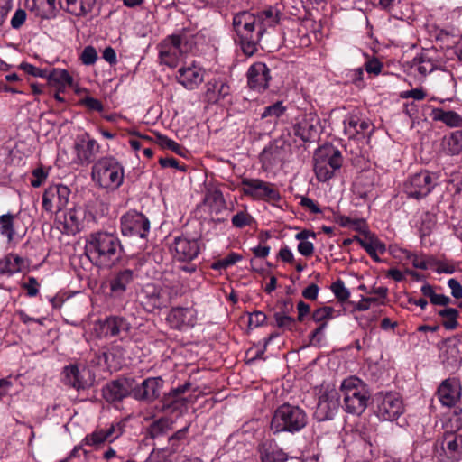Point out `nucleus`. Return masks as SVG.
Here are the masks:
<instances>
[{
    "label": "nucleus",
    "instance_id": "obj_1",
    "mask_svg": "<svg viewBox=\"0 0 462 462\" xmlns=\"http://www.w3.org/2000/svg\"><path fill=\"white\" fill-rule=\"evenodd\" d=\"M280 16L281 12L273 6L256 12L242 11L234 14L233 29L246 56H252L257 51V46L267 30L279 23Z\"/></svg>",
    "mask_w": 462,
    "mask_h": 462
},
{
    "label": "nucleus",
    "instance_id": "obj_2",
    "mask_svg": "<svg viewBox=\"0 0 462 462\" xmlns=\"http://www.w3.org/2000/svg\"><path fill=\"white\" fill-rule=\"evenodd\" d=\"M123 247L116 235L110 232H95L87 239L86 254L89 261L100 267L108 268L121 257Z\"/></svg>",
    "mask_w": 462,
    "mask_h": 462
},
{
    "label": "nucleus",
    "instance_id": "obj_3",
    "mask_svg": "<svg viewBox=\"0 0 462 462\" xmlns=\"http://www.w3.org/2000/svg\"><path fill=\"white\" fill-rule=\"evenodd\" d=\"M308 416L298 405L288 402L276 408L270 423V430L276 435L282 432L297 433L306 427Z\"/></svg>",
    "mask_w": 462,
    "mask_h": 462
},
{
    "label": "nucleus",
    "instance_id": "obj_4",
    "mask_svg": "<svg viewBox=\"0 0 462 462\" xmlns=\"http://www.w3.org/2000/svg\"><path fill=\"white\" fill-rule=\"evenodd\" d=\"M343 398V409L346 412L361 415L366 409L370 393L366 383L356 376L343 380L339 389Z\"/></svg>",
    "mask_w": 462,
    "mask_h": 462
},
{
    "label": "nucleus",
    "instance_id": "obj_5",
    "mask_svg": "<svg viewBox=\"0 0 462 462\" xmlns=\"http://www.w3.org/2000/svg\"><path fill=\"white\" fill-rule=\"evenodd\" d=\"M91 179L99 188L115 190L124 181V168L116 158L105 156L92 166Z\"/></svg>",
    "mask_w": 462,
    "mask_h": 462
},
{
    "label": "nucleus",
    "instance_id": "obj_6",
    "mask_svg": "<svg viewBox=\"0 0 462 462\" xmlns=\"http://www.w3.org/2000/svg\"><path fill=\"white\" fill-rule=\"evenodd\" d=\"M172 298L171 291L154 283L144 284L138 292V300L147 312L167 308Z\"/></svg>",
    "mask_w": 462,
    "mask_h": 462
},
{
    "label": "nucleus",
    "instance_id": "obj_7",
    "mask_svg": "<svg viewBox=\"0 0 462 462\" xmlns=\"http://www.w3.org/2000/svg\"><path fill=\"white\" fill-rule=\"evenodd\" d=\"M120 224L122 235L130 238L144 239L150 232L149 219L136 210H129L124 214Z\"/></svg>",
    "mask_w": 462,
    "mask_h": 462
},
{
    "label": "nucleus",
    "instance_id": "obj_8",
    "mask_svg": "<svg viewBox=\"0 0 462 462\" xmlns=\"http://www.w3.org/2000/svg\"><path fill=\"white\" fill-rule=\"evenodd\" d=\"M242 190L245 196L264 201H279L281 195L275 184L260 179L245 178L241 181Z\"/></svg>",
    "mask_w": 462,
    "mask_h": 462
},
{
    "label": "nucleus",
    "instance_id": "obj_9",
    "mask_svg": "<svg viewBox=\"0 0 462 462\" xmlns=\"http://www.w3.org/2000/svg\"><path fill=\"white\" fill-rule=\"evenodd\" d=\"M290 133L282 134L271 142L261 152L260 160L268 166L276 165L283 162L291 152Z\"/></svg>",
    "mask_w": 462,
    "mask_h": 462
},
{
    "label": "nucleus",
    "instance_id": "obj_10",
    "mask_svg": "<svg viewBox=\"0 0 462 462\" xmlns=\"http://www.w3.org/2000/svg\"><path fill=\"white\" fill-rule=\"evenodd\" d=\"M434 186L431 174L422 171L408 178L403 184V191L407 197L419 200L427 197Z\"/></svg>",
    "mask_w": 462,
    "mask_h": 462
},
{
    "label": "nucleus",
    "instance_id": "obj_11",
    "mask_svg": "<svg viewBox=\"0 0 462 462\" xmlns=\"http://www.w3.org/2000/svg\"><path fill=\"white\" fill-rule=\"evenodd\" d=\"M70 189L63 184L49 186L42 196V207L49 213L63 210L69 200Z\"/></svg>",
    "mask_w": 462,
    "mask_h": 462
},
{
    "label": "nucleus",
    "instance_id": "obj_12",
    "mask_svg": "<svg viewBox=\"0 0 462 462\" xmlns=\"http://www.w3.org/2000/svg\"><path fill=\"white\" fill-rule=\"evenodd\" d=\"M100 146L97 142L91 139L88 134L79 135L74 143V162L78 165L85 166L92 163L99 153Z\"/></svg>",
    "mask_w": 462,
    "mask_h": 462
},
{
    "label": "nucleus",
    "instance_id": "obj_13",
    "mask_svg": "<svg viewBox=\"0 0 462 462\" xmlns=\"http://www.w3.org/2000/svg\"><path fill=\"white\" fill-rule=\"evenodd\" d=\"M125 422L120 420L110 423L106 428H97L92 433L87 434L82 440L84 445L98 447L106 441L112 442L125 431Z\"/></svg>",
    "mask_w": 462,
    "mask_h": 462
},
{
    "label": "nucleus",
    "instance_id": "obj_14",
    "mask_svg": "<svg viewBox=\"0 0 462 462\" xmlns=\"http://www.w3.org/2000/svg\"><path fill=\"white\" fill-rule=\"evenodd\" d=\"M402 400L397 393H381L377 397V416L383 420H394L403 412Z\"/></svg>",
    "mask_w": 462,
    "mask_h": 462
},
{
    "label": "nucleus",
    "instance_id": "obj_15",
    "mask_svg": "<svg viewBox=\"0 0 462 462\" xmlns=\"http://www.w3.org/2000/svg\"><path fill=\"white\" fill-rule=\"evenodd\" d=\"M339 400L340 395L336 389L326 390L319 398L315 418L319 421L332 420L338 411Z\"/></svg>",
    "mask_w": 462,
    "mask_h": 462
},
{
    "label": "nucleus",
    "instance_id": "obj_16",
    "mask_svg": "<svg viewBox=\"0 0 462 462\" xmlns=\"http://www.w3.org/2000/svg\"><path fill=\"white\" fill-rule=\"evenodd\" d=\"M320 120L315 113L305 114L293 125L295 136L304 143L314 142L320 133Z\"/></svg>",
    "mask_w": 462,
    "mask_h": 462
},
{
    "label": "nucleus",
    "instance_id": "obj_17",
    "mask_svg": "<svg viewBox=\"0 0 462 462\" xmlns=\"http://www.w3.org/2000/svg\"><path fill=\"white\" fill-rule=\"evenodd\" d=\"M190 383H186L176 388L171 389L164 394L161 400L162 410L168 413H182L187 410L188 399L182 395L189 389Z\"/></svg>",
    "mask_w": 462,
    "mask_h": 462
},
{
    "label": "nucleus",
    "instance_id": "obj_18",
    "mask_svg": "<svg viewBox=\"0 0 462 462\" xmlns=\"http://www.w3.org/2000/svg\"><path fill=\"white\" fill-rule=\"evenodd\" d=\"M162 385L163 380L161 377H149L140 384H137L134 379L132 396L137 401L151 403L160 396Z\"/></svg>",
    "mask_w": 462,
    "mask_h": 462
},
{
    "label": "nucleus",
    "instance_id": "obj_19",
    "mask_svg": "<svg viewBox=\"0 0 462 462\" xmlns=\"http://www.w3.org/2000/svg\"><path fill=\"white\" fill-rule=\"evenodd\" d=\"M461 394L460 380L457 377H448L442 381L437 391L439 401L446 407H454L460 400Z\"/></svg>",
    "mask_w": 462,
    "mask_h": 462
},
{
    "label": "nucleus",
    "instance_id": "obj_20",
    "mask_svg": "<svg viewBox=\"0 0 462 462\" xmlns=\"http://www.w3.org/2000/svg\"><path fill=\"white\" fill-rule=\"evenodd\" d=\"M134 390V378L122 377L108 383L102 390L103 397L108 402L123 400L132 395Z\"/></svg>",
    "mask_w": 462,
    "mask_h": 462
},
{
    "label": "nucleus",
    "instance_id": "obj_21",
    "mask_svg": "<svg viewBox=\"0 0 462 462\" xmlns=\"http://www.w3.org/2000/svg\"><path fill=\"white\" fill-rule=\"evenodd\" d=\"M181 42L182 39L180 35H171L167 37L160 44L159 57L161 62L171 68L176 67L178 60L181 55Z\"/></svg>",
    "mask_w": 462,
    "mask_h": 462
},
{
    "label": "nucleus",
    "instance_id": "obj_22",
    "mask_svg": "<svg viewBox=\"0 0 462 462\" xmlns=\"http://www.w3.org/2000/svg\"><path fill=\"white\" fill-rule=\"evenodd\" d=\"M173 250L174 257L178 261L190 262L199 255L200 247L199 241L195 238L177 236L174 238Z\"/></svg>",
    "mask_w": 462,
    "mask_h": 462
},
{
    "label": "nucleus",
    "instance_id": "obj_23",
    "mask_svg": "<svg viewBox=\"0 0 462 462\" xmlns=\"http://www.w3.org/2000/svg\"><path fill=\"white\" fill-rule=\"evenodd\" d=\"M248 87L257 92L264 91L271 79L270 69L263 62H256L250 66L247 70Z\"/></svg>",
    "mask_w": 462,
    "mask_h": 462
},
{
    "label": "nucleus",
    "instance_id": "obj_24",
    "mask_svg": "<svg viewBox=\"0 0 462 462\" xmlns=\"http://www.w3.org/2000/svg\"><path fill=\"white\" fill-rule=\"evenodd\" d=\"M100 327L106 337L126 335L131 329V324L125 318L116 315L100 321Z\"/></svg>",
    "mask_w": 462,
    "mask_h": 462
},
{
    "label": "nucleus",
    "instance_id": "obj_25",
    "mask_svg": "<svg viewBox=\"0 0 462 462\" xmlns=\"http://www.w3.org/2000/svg\"><path fill=\"white\" fill-rule=\"evenodd\" d=\"M167 319L176 329L193 327L196 323V310L192 308H173Z\"/></svg>",
    "mask_w": 462,
    "mask_h": 462
},
{
    "label": "nucleus",
    "instance_id": "obj_26",
    "mask_svg": "<svg viewBox=\"0 0 462 462\" xmlns=\"http://www.w3.org/2000/svg\"><path fill=\"white\" fill-rule=\"evenodd\" d=\"M176 79L185 88L192 90L203 82L204 74L200 68L192 65L179 69Z\"/></svg>",
    "mask_w": 462,
    "mask_h": 462
},
{
    "label": "nucleus",
    "instance_id": "obj_27",
    "mask_svg": "<svg viewBox=\"0 0 462 462\" xmlns=\"http://www.w3.org/2000/svg\"><path fill=\"white\" fill-rule=\"evenodd\" d=\"M261 462H286L288 455L273 441L264 440L258 446Z\"/></svg>",
    "mask_w": 462,
    "mask_h": 462
},
{
    "label": "nucleus",
    "instance_id": "obj_28",
    "mask_svg": "<svg viewBox=\"0 0 462 462\" xmlns=\"http://www.w3.org/2000/svg\"><path fill=\"white\" fill-rule=\"evenodd\" d=\"M87 374H88V370H79L77 365L66 366L63 370V382L66 385L76 390L86 389L90 385L89 382L85 378Z\"/></svg>",
    "mask_w": 462,
    "mask_h": 462
},
{
    "label": "nucleus",
    "instance_id": "obj_29",
    "mask_svg": "<svg viewBox=\"0 0 462 462\" xmlns=\"http://www.w3.org/2000/svg\"><path fill=\"white\" fill-rule=\"evenodd\" d=\"M344 133L348 138H356L357 135H365L371 125L367 120H363L357 114H348L343 121Z\"/></svg>",
    "mask_w": 462,
    "mask_h": 462
},
{
    "label": "nucleus",
    "instance_id": "obj_30",
    "mask_svg": "<svg viewBox=\"0 0 462 462\" xmlns=\"http://www.w3.org/2000/svg\"><path fill=\"white\" fill-rule=\"evenodd\" d=\"M134 278V273L130 269H124L116 273L109 281L111 292L116 296L123 295L133 282Z\"/></svg>",
    "mask_w": 462,
    "mask_h": 462
},
{
    "label": "nucleus",
    "instance_id": "obj_31",
    "mask_svg": "<svg viewBox=\"0 0 462 462\" xmlns=\"http://www.w3.org/2000/svg\"><path fill=\"white\" fill-rule=\"evenodd\" d=\"M442 448L454 460L462 458V434L448 431L443 436Z\"/></svg>",
    "mask_w": 462,
    "mask_h": 462
},
{
    "label": "nucleus",
    "instance_id": "obj_32",
    "mask_svg": "<svg viewBox=\"0 0 462 462\" xmlns=\"http://www.w3.org/2000/svg\"><path fill=\"white\" fill-rule=\"evenodd\" d=\"M355 239L375 262H381V259L378 256V253L383 254L386 248L385 245L382 243L375 236L369 232H365L364 233L363 237L356 236Z\"/></svg>",
    "mask_w": 462,
    "mask_h": 462
},
{
    "label": "nucleus",
    "instance_id": "obj_33",
    "mask_svg": "<svg viewBox=\"0 0 462 462\" xmlns=\"http://www.w3.org/2000/svg\"><path fill=\"white\" fill-rule=\"evenodd\" d=\"M462 362V342L457 338L449 339L443 354V364L447 367L457 368Z\"/></svg>",
    "mask_w": 462,
    "mask_h": 462
},
{
    "label": "nucleus",
    "instance_id": "obj_34",
    "mask_svg": "<svg viewBox=\"0 0 462 462\" xmlns=\"http://www.w3.org/2000/svg\"><path fill=\"white\" fill-rule=\"evenodd\" d=\"M189 426H186L176 431L168 439V446L161 449L163 457H170L172 454L180 452L185 446Z\"/></svg>",
    "mask_w": 462,
    "mask_h": 462
},
{
    "label": "nucleus",
    "instance_id": "obj_35",
    "mask_svg": "<svg viewBox=\"0 0 462 462\" xmlns=\"http://www.w3.org/2000/svg\"><path fill=\"white\" fill-rule=\"evenodd\" d=\"M315 158L324 160V163L332 170H338L342 165L341 152L333 146L322 147L315 153Z\"/></svg>",
    "mask_w": 462,
    "mask_h": 462
},
{
    "label": "nucleus",
    "instance_id": "obj_36",
    "mask_svg": "<svg viewBox=\"0 0 462 462\" xmlns=\"http://www.w3.org/2000/svg\"><path fill=\"white\" fill-rule=\"evenodd\" d=\"M430 116L434 121H440L449 127L462 126V116L455 111L434 108Z\"/></svg>",
    "mask_w": 462,
    "mask_h": 462
},
{
    "label": "nucleus",
    "instance_id": "obj_37",
    "mask_svg": "<svg viewBox=\"0 0 462 462\" xmlns=\"http://www.w3.org/2000/svg\"><path fill=\"white\" fill-rule=\"evenodd\" d=\"M47 79L51 85H57L59 89L70 87L73 83V79L66 69H54L48 71Z\"/></svg>",
    "mask_w": 462,
    "mask_h": 462
},
{
    "label": "nucleus",
    "instance_id": "obj_38",
    "mask_svg": "<svg viewBox=\"0 0 462 462\" xmlns=\"http://www.w3.org/2000/svg\"><path fill=\"white\" fill-rule=\"evenodd\" d=\"M67 10L76 16H84L90 13L96 0H66Z\"/></svg>",
    "mask_w": 462,
    "mask_h": 462
},
{
    "label": "nucleus",
    "instance_id": "obj_39",
    "mask_svg": "<svg viewBox=\"0 0 462 462\" xmlns=\"http://www.w3.org/2000/svg\"><path fill=\"white\" fill-rule=\"evenodd\" d=\"M24 265V261L17 255H8L0 261V272L3 273H15L21 272Z\"/></svg>",
    "mask_w": 462,
    "mask_h": 462
},
{
    "label": "nucleus",
    "instance_id": "obj_40",
    "mask_svg": "<svg viewBox=\"0 0 462 462\" xmlns=\"http://www.w3.org/2000/svg\"><path fill=\"white\" fill-rule=\"evenodd\" d=\"M439 316L442 319V326L448 330H453L457 328L458 322L457 318L459 312L457 309L454 308H446L440 310L438 312Z\"/></svg>",
    "mask_w": 462,
    "mask_h": 462
},
{
    "label": "nucleus",
    "instance_id": "obj_41",
    "mask_svg": "<svg viewBox=\"0 0 462 462\" xmlns=\"http://www.w3.org/2000/svg\"><path fill=\"white\" fill-rule=\"evenodd\" d=\"M171 429L172 421L168 418H161L150 425L148 431L150 437L155 439L165 435Z\"/></svg>",
    "mask_w": 462,
    "mask_h": 462
},
{
    "label": "nucleus",
    "instance_id": "obj_42",
    "mask_svg": "<svg viewBox=\"0 0 462 462\" xmlns=\"http://www.w3.org/2000/svg\"><path fill=\"white\" fill-rule=\"evenodd\" d=\"M14 216L7 213L0 216V234L5 236L8 242H12L14 236Z\"/></svg>",
    "mask_w": 462,
    "mask_h": 462
},
{
    "label": "nucleus",
    "instance_id": "obj_43",
    "mask_svg": "<svg viewBox=\"0 0 462 462\" xmlns=\"http://www.w3.org/2000/svg\"><path fill=\"white\" fill-rule=\"evenodd\" d=\"M446 150L450 155H457L462 152V131L453 132L446 139Z\"/></svg>",
    "mask_w": 462,
    "mask_h": 462
},
{
    "label": "nucleus",
    "instance_id": "obj_44",
    "mask_svg": "<svg viewBox=\"0 0 462 462\" xmlns=\"http://www.w3.org/2000/svg\"><path fill=\"white\" fill-rule=\"evenodd\" d=\"M314 171L319 181H327L334 175L335 171L324 163V160L315 158Z\"/></svg>",
    "mask_w": 462,
    "mask_h": 462
},
{
    "label": "nucleus",
    "instance_id": "obj_45",
    "mask_svg": "<svg viewBox=\"0 0 462 462\" xmlns=\"http://www.w3.org/2000/svg\"><path fill=\"white\" fill-rule=\"evenodd\" d=\"M413 63L417 71L423 77L431 73L436 68L435 63L425 56L415 58Z\"/></svg>",
    "mask_w": 462,
    "mask_h": 462
},
{
    "label": "nucleus",
    "instance_id": "obj_46",
    "mask_svg": "<svg viewBox=\"0 0 462 462\" xmlns=\"http://www.w3.org/2000/svg\"><path fill=\"white\" fill-rule=\"evenodd\" d=\"M286 108L282 106V102L278 101L271 106L264 107L263 112L261 115L263 119L270 118V120H276L285 112Z\"/></svg>",
    "mask_w": 462,
    "mask_h": 462
},
{
    "label": "nucleus",
    "instance_id": "obj_47",
    "mask_svg": "<svg viewBox=\"0 0 462 462\" xmlns=\"http://www.w3.org/2000/svg\"><path fill=\"white\" fill-rule=\"evenodd\" d=\"M273 319L275 326L279 328L292 330L296 326V319L291 315L274 312Z\"/></svg>",
    "mask_w": 462,
    "mask_h": 462
},
{
    "label": "nucleus",
    "instance_id": "obj_48",
    "mask_svg": "<svg viewBox=\"0 0 462 462\" xmlns=\"http://www.w3.org/2000/svg\"><path fill=\"white\" fill-rule=\"evenodd\" d=\"M330 289H331L332 292L334 293L335 297L340 302L346 301L350 297L349 291L346 288L344 282L340 279L334 282L331 284Z\"/></svg>",
    "mask_w": 462,
    "mask_h": 462
},
{
    "label": "nucleus",
    "instance_id": "obj_49",
    "mask_svg": "<svg viewBox=\"0 0 462 462\" xmlns=\"http://www.w3.org/2000/svg\"><path fill=\"white\" fill-rule=\"evenodd\" d=\"M335 310L330 306H324L315 310L312 313V319L318 323H323L333 318Z\"/></svg>",
    "mask_w": 462,
    "mask_h": 462
},
{
    "label": "nucleus",
    "instance_id": "obj_50",
    "mask_svg": "<svg viewBox=\"0 0 462 462\" xmlns=\"http://www.w3.org/2000/svg\"><path fill=\"white\" fill-rule=\"evenodd\" d=\"M231 221L234 226L242 228L249 226L253 221V217L248 213L240 211L233 216Z\"/></svg>",
    "mask_w": 462,
    "mask_h": 462
},
{
    "label": "nucleus",
    "instance_id": "obj_51",
    "mask_svg": "<svg viewBox=\"0 0 462 462\" xmlns=\"http://www.w3.org/2000/svg\"><path fill=\"white\" fill-rule=\"evenodd\" d=\"M19 68L29 75L47 79V75H48L47 69H39V68H37L30 63H27V62H22L19 65Z\"/></svg>",
    "mask_w": 462,
    "mask_h": 462
},
{
    "label": "nucleus",
    "instance_id": "obj_52",
    "mask_svg": "<svg viewBox=\"0 0 462 462\" xmlns=\"http://www.w3.org/2000/svg\"><path fill=\"white\" fill-rule=\"evenodd\" d=\"M81 61L85 65H92L96 62L97 59V53L94 47L87 46L84 48L81 56Z\"/></svg>",
    "mask_w": 462,
    "mask_h": 462
},
{
    "label": "nucleus",
    "instance_id": "obj_53",
    "mask_svg": "<svg viewBox=\"0 0 462 462\" xmlns=\"http://www.w3.org/2000/svg\"><path fill=\"white\" fill-rule=\"evenodd\" d=\"M48 171H44L42 167H38L32 171V179L31 185L34 188L40 187L48 177Z\"/></svg>",
    "mask_w": 462,
    "mask_h": 462
},
{
    "label": "nucleus",
    "instance_id": "obj_54",
    "mask_svg": "<svg viewBox=\"0 0 462 462\" xmlns=\"http://www.w3.org/2000/svg\"><path fill=\"white\" fill-rule=\"evenodd\" d=\"M241 259V256L236 254H230L225 258L219 260L217 263H214V269H226L227 267L235 264Z\"/></svg>",
    "mask_w": 462,
    "mask_h": 462
},
{
    "label": "nucleus",
    "instance_id": "obj_55",
    "mask_svg": "<svg viewBox=\"0 0 462 462\" xmlns=\"http://www.w3.org/2000/svg\"><path fill=\"white\" fill-rule=\"evenodd\" d=\"M27 14L23 9H17L11 18L10 24L13 29L18 30L25 23Z\"/></svg>",
    "mask_w": 462,
    "mask_h": 462
},
{
    "label": "nucleus",
    "instance_id": "obj_56",
    "mask_svg": "<svg viewBox=\"0 0 462 462\" xmlns=\"http://www.w3.org/2000/svg\"><path fill=\"white\" fill-rule=\"evenodd\" d=\"M159 139H160V143L163 147H166V148L171 150L172 152H176L179 155H182L183 148L178 143H176L175 141L168 138L167 136H163V135H160Z\"/></svg>",
    "mask_w": 462,
    "mask_h": 462
},
{
    "label": "nucleus",
    "instance_id": "obj_57",
    "mask_svg": "<svg viewBox=\"0 0 462 462\" xmlns=\"http://www.w3.org/2000/svg\"><path fill=\"white\" fill-rule=\"evenodd\" d=\"M267 317L263 311H254L249 315L248 325L249 327L257 328L263 325Z\"/></svg>",
    "mask_w": 462,
    "mask_h": 462
},
{
    "label": "nucleus",
    "instance_id": "obj_58",
    "mask_svg": "<svg viewBox=\"0 0 462 462\" xmlns=\"http://www.w3.org/2000/svg\"><path fill=\"white\" fill-rule=\"evenodd\" d=\"M326 327L327 322H323L310 335V341L311 345L320 344L323 339V332Z\"/></svg>",
    "mask_w": 462,
    "mask_h": 462
},
{
    "label": "nucleus",
    "instance_id": "obj_59",
    "mask_svg": "<svg viewBox=\"0 0 462 462\" xmlns=\"http://www.w3.org/2000/svg\"><path fill=\"white\" fill-rule=\"evenodd\" d=\"M407 258L411 261L412 265L417 269L427 270L429 267L428 262L415 254L408 253Z\"/></svg>",
    "mask_w": 462,
    "mask_h": 462
},
{
    "label": "nucleus",
    "instance_id": "obj_60",
    "mask_svg": "<svg viewBox=\"0 0 462 462\" xmlns=\"http://www.w3.org/2000/svg\"><path fill=\"white\" fill-rule=\"evenodd\" d=\"M213 91L216 90L217 92V100L219 98H224L229 94L230 88L226 83L223 81H216L213 85Z\"/></svg>",
    "mask_w": 462,
    "mask_h": 462
},
{
    "label": "nucleus",
    "instance_id": "obj_61",
    "mask_svg": "<svg viewBox=\"0 0 462 462\" xmlns=\"http://www.w3.org/2000/svg\"><path fill=\"white\" fill-rule=\"evenodd\" d=\"M279 310L276 313L290 315L293 312L294 305L291 299H286L279 301Z\"/></svg>",
    "mask_w": 462,
    "mask_h": 462
},
{
    "label": "nucleus",
    "instance_id": "obj_62",
    "mask_svg": "<svg viewBox=\"0 0 462 462\" xmlns=\"http://www.w3.org/2000/svg\"><path fill=\"white\" fill-rule=\"evenodd\" d=\"M382 67V63L377 59L369 60L365 64V70L374 75H378L381 72Z\"/></svg>",
    "mask_w": 462,
    "mask_h": 462
},
{
    "label": "nucleus",
    "instance_id": "obj_63",
    "mask_svg": "<svg viewBox=\"0 0 462 462\" xmlns=\"http://www.w3.org/2000/svg\"><path fill=\"white\" fill-rule=\"evenodd\" d=\"M319 291V286L315 283H312L303 290L302 296L307 300H314L317 299Z\"/></svg>",
    "mask_w": 462,
    "mask_h": 462
},
{
    "label": "nucleus",
    "instance_id": "obj_64",
    "mask_svg": "<svg viewBox=\"0 0 462 462\" xmlns=\"http://www.w3.org/2000/svg\"><path fill=\"white\" fill-rule=\"evenodd\" d=\"M448 285L451 290V294L455 299L462 298V286L456 279H449Z\"/></svg>",
    "mask_w": 462,
    "mask_h": 462
}]
</instances>
